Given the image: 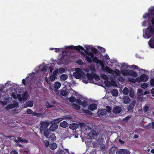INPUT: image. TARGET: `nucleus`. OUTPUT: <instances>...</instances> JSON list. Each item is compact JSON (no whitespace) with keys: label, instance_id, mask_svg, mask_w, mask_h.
<instances>
[{"label":"nucleus","instance_id":"obj_5","mask_svg":"<svg viewBox=\"0 0 154 154\" xmlns=\"http://www.w3.org/2000/svg\"><path fill=\"white\" fill-rule=\"evenodd\" d=\"M89 130H91V131L89 133L88 136L91 139H94L95 136L97 135V133L95 131L91 129V128H88Z\"/></svg>","mask_w":154,"mask_h":154},{"label":"nucleus","instance_id":"obj_7","mask_svg":"<svg viewBox=\"0 0 154 154\" xmlns=\"http://www.w3.org/2000/svg\"><path fill=\"white\" fill-rule=\"evenodd\" d=\"M101 69L102 70L104 71L106 70L107 72L109 73H112V72H113V70L112 69L109 67L108 66H106L105 67L104 65L101 66Z\"/></svg>","mask_w":154,"mask_h":154},{"label":"nucleus","instance_id":"obj_52","mask_svg":"<svg viewBox=\"0 0 154 154\" xmlns=\"http://www.w3.org/2000/svg\"><path fill=\"white\" fill-rule=\"evenodd\" d=\"M148 126L154 129V122L152 121L151 123L149 124Z\"/></svg>","mask_w":154,"mask_h":154},{"label":"nucleus","instance_id":"obj_17","mask_svg":"<svg viewBox=\"0 0 154 154\" xmlns=\"http://www.w3.org/2000/svg\"><path fill=\"white\" fill-rule=\"evenodd\" d=\"M131 99L128 96H125L123 98V103L125 104L128 103L130 102Z\"/></svg>","mask_w":154,"mask_h":154},{"label":"nucleus","instance_id":"obj_8","mask_svg":"<svg viewBox=\"0 0 154 154\" xmlns=\"http://www.w3.org/2000/svg\"><path fill=\"white\" fill-rule=\"evenodd\" d=\"M106 110L103 109H98L97 112L98 116L100 117L105 116L106 114Z\"/></svg>","mask_w":154,"mask_h":154},{"label":"nucleus","instance_id":"obj_36","mask_svg":"<svg viewBox=\"0 0 154 154\" xmlns=\"http://www.w3.org/2000/svg\"><path fill=\"white\" fill-rule=\"evenodd\" d=\"M76 98L74 97L71 96L69 98V100L71 103L75 102Z\"/></svg>","mask_w":154,"mask_h":154},{"label":"nucleus","instance_id":"obj_63","mask_svg":"<svg viewBox=\"0 0 154 154\" xmlns=\"http://www.w3.org/2000/svg\"><path fill=\"white\" fill-rule=\"evenodd\" d=\"M32 112V110L29 109H28L26 111V113L28 114H31Z\"/></svg>","mask_w":154,"mask_h":154},{"label":"nucleus","instance_id":"obj_33","mask_svg":"<svg viewBox=\"0 0 154 154\" xmlns=\"http://www.w3.org/2000/svg\"><path fill=\"white\" fill-rule=\"evenodd\" d=\"M14 105L13 104H8L6 107V109L7 110H9L14 108Z\"/></svg>","mask_w":154,"mask_h":154},{"label":"nucleus","instance_id":"obj_26","mask_svg":"<svg viewBox=\"0 0 154 154\" xmlns=\"http://www.w3.org/2000/svg\"><path fill=\"white\" fill-rule=\"evenodd\" d=\"M60 94L63 96H66L68 94V92L65 90H63L60 91Z\"/></svg>","mask_w":154,"mask_h":154},{"label":"nucleus","instance_id":"obj_62","mask_svg":"<svg viewBox=\"0 0 154 154\" xmlns=\"http://www.w3.org/2000/svg\"><path fill=\"white\" fill-rule=\"evenodd\" d=\"M53 75H56L57 74H58V69H56L53 72Z\"/></svg>","mask_w":154,"mask_h":154},{"label":"nucleus","instance_id":"obj_44","mask_svg":"<svg viewBox=\"0 0 154 154\" xmlns=\"http://www.w3.org/2000/svg\"><path fill=\"white\" fill-rule=\"evenodd\" d=\"M91 51H92V53H94V54H97L98 50L97 49L95 48H93L91 49Z\"/></svg>","mask_w":154,"mask_h":154},{"label":"nucleus","instance_id":"obj_53","mask_svg":"<svg viewBox=\"0 0 154 154\" xmlns=\"http://www.w3.org/2000/svg\"><path fill=\"white\" fill-rule=\"evenodd\" d=\"M17 98L19 100L20 102L23 100L22 97H21V95L20 94H18L17 95Z\"/></svg>","mask_w":154,"mask_h":154},{"label":"nucleus","instance_id":"obj_57","mask_svg":"<svg viewBox=\"0 0 154 154\" xmlns=\"http://www.w3.org/2000/svg\"><path fill=\"white\" fill-rule=\"evenodd\" d=\"M63 119V118H59L54 120L55 122L58 123Z\"/></svg>","mask_w":154,"mask_h":154},{"label":"nucleus","instance_id":"obj_24","mask_svg":"<svg viewBox=\"0 0 154 154\" xmlns=\"http://www.w3.org/2000/svg\"><path fill=\"white\" fill-rule=\"evenodd\" d=\"M135 106V104L133 103H131L129 106H128L127 107V109L128 111H129L132 110L134 108Z\"/></svg>","mask_w":154,"mask_h":154},{"label":"nucleus","instance_id":"obj_49","mask_svg":"<svg viewBox=\"0 0 154 154\" xmlns=\"http://www.w3.org/2000/svg\"><path fill=\"white\" fill-rule=\"evenodd\" d=\"M137 94L139 95H143V91L141 89H138L137 91Z\"/></svg>","mask_w":154,"mask_h":154},{"label":"nucleus","instance_id":"obj_11","mask_svg":"<svg viewBox=\"0 0 154 154\" xmlns=\"http://www.w3.org/2000/svg\"><path fill=\"white\" fill-rule=\"evenodd\" d=\"M97 105L95 103H92L89 106V108L92 111H94L97 109Z\"/></svg>","mask_w":154,"mask_h":154},{"label":"nucleus","instance_id":"obj_23","mask_svg":"<svg viewBox=\"0 0 154 154\" xmlns=\"http://www.w3.org/2000/svg\"><path fill=\"white\" fill-rule=\"evenodd\" d=\"M112 95L113 96H117L118 94V91L116 89H114L111 92Z\"/></svg>","mask_w":154,"mask_h":154},{"label":"nucleus","instance_id":"obj_19","mask_svg":"<svg viewBox=\"0 0 154 154\" xmlns=\"http://www.w3.org/2000/svg\"><path fill=\"white\" fill-rule=\"evenodd\" d=\"M86 76L87 78L89 80H93L94 79V73L92 75L89 73H87L86 74Z\"/></svg>","mask_w":154,"mask_h":154},{"label":"nucleus","instance_id":"obj_29","mask_svg":"<svg viewBox=\"0 0 154 154\" xmlns=\"http://www.w3.org/2000/svg\"><path fill=\"white\" fill-rule=\"evenodd\" d=\"M104 83L106 86L108 88H109L111 86V83L108 80L104 81Z\"/></svg>","mask_w":154,"mask_h":154},{"label":"nucleus","instance_id":"obj_16","mask_svg":"<svg viewBox=\"0 0 154 154\" xmlns=\"http://www.w3.org/2000/svg\"><path fill=\"white\" fill-rule=\"evenodd\" d=\"M73 75L76 79H80L81 77V74L79 72H75Z\"/></svg>","mask_w":154,"mask_h":154},{"label":"nucleus","instance_id":"obj_51","mask_svg":"<svg viewBox=\"0 0 154 154\" xmlns=\"http://www.w3.org/2000/svg\"><path fill=\"white\" fill-rule=\"evenodd\" d=\"M99 50L102 53H105L106 51L105 49L102 47H98Z\"/></svg>","mask_w":154,"mask_h":154},{"label":"nucleus","instance_id":"obj_56","mask_svg":"<svg viewBox=\"0 0 154 154\" xmlns=\"http://www.w3.org/2000/svg\"><path fill=\"white\" fill-rule=\"evenodd\" d=\"M150 84L152 86H154V77L150 80Z\"/></svg>","mask_w":154,"mask_h":154},{"label":"nucleus","instance_id":"obj_41","mask_svg":"<svg viewBox=\"0 0 154 154\" xmlns=\"http://www.w3.org/2000/svg\"><path fill=\"white\" fill-rule=\"evenodd\" d=\"M148 84L147 83H143L141 85L142 88L143 89H146L147 88Z\"/></svg>","mask_w":154,"mask_h":154},{"label":"nucleus","instance_id":"obj_25","mask_svg":"<svg viewBox=\"0 0 154 154\" xmlns=\"http://www.w3.org/2000/svg\"><path fill=\"white\" fill-rule=\"evenodd\" d=\"M57 147V145L55 143L51 144L50 145V148L53 150L56 149Z\"/></svg>","mask_w":154,"mask_h":154},{"label":"nucleus","instance_id":"obj_39","mask_svg":"<svg viewBox=\"0 0 154 154\" xmlns=\"http://www.w3.org/2000/svg\"><path fill=\"white\" fill-rule=\"evenodd\" d=\"M117 148L115 146L112 147L110 149V152L114 154L115 152L117 150Z\"/></svg>","mask_w":154,"mask_h":154},{"label":"nucleus","instance_id":"obj_64","mask_svg":"<svg viewBox=\"0 0 154 154\" xmlns=\"http://www.w3.org/2000/svg\"><path fill=\"white\" fill-rule=\"evenodd\" d=\"M11 154H18L17 152L15 150H13L11 152Z\"/></svg>","mask_w":154,"mask_h":154},{"label":"nucleus","instance_id":"obj_38","mask_svg":"<svg viewBox=\"0 0 154 154\" xmlns=\"http://www.w3.org/2000/svg\"><path fill=\"white\" fill-rule=\"evenodd\" d=\"M100 77L102 79L104 80H107L108 79V76L104 74H101Z\"/></svg>","mask_w":154,"mask_h":154},{"label":"nucleus","instance_id":"obj_2","mask_svg":"<svg viewBox=\"0 0 154 154\" xmlns=\"http://www.w3.org/2000/svg\"><path fill=\"white\" fill-rule=\"evenodd\" d=\"M64 49H74L79 51L81 50H84V52L88 55L90 56L92 58L94 56V53L91 52H90L89 53H87L86 51L83 48V47L81 46L78 45L77 46H74L73 45L70 46H65L64 47Z\"/></svg>","mask_w":154,"mask_h":154},{"label":"nucleus","instance_id":"obj_14","mask_svg":"<svg viewBox=\"0 0 154 154\" xmlns=\"http://www.w3.org/2000/svg\"><path fill=\"white\" fill-rule=\"evenodd\" d=\"M154 11V6L152 7L151 9L149 10V12L150 13H152ZM153 17L152 18L151 20V22L152 25H154V12L153 13Z\"/></svg>","mask_w":154,"mask_h":154},{"label":"nucleus","instance_id":"obj_9","mask_svg":"<svg viewBox=\"0 0 154 154\" xmlns=\"http://www.w3.org/2000/svg\"><path fill=\"white\" fill-rule=\"evenodd\" d=\"M122 110L121 107L119 106H116L114 107L112 109V112L115 113H120Z\"/></svg>","mask_w":154,"mask_h":154},{"label":"nucleus","instance_id":"obj_37","mask_svg":"<svg viewBox=\"0 0 154 154\" xmlns=\"http://www.w3.org/2000/svg\"><path fill=\"white\" fill-rule=\"evenodd\" d=\"M106 109H104V110H105L106 111V113H107V112L109 113H110L111 112L112 109L110 106H106Z\"/></svg>","mask_w":154,"mask_h":154},{"label":"nucleus","instance_id":"obj_30","mask_svg":"<svg viewBox=\"0 0 154 154\" xmlns=\"http://www.w3.org/2000/svg\"><path fill=\"white\" fill-rule=\"evenodd\" d=\"M122 92L123 94L125 95H127L129 92L128 88L126 87L122 91Z\"/></svg>","mask_w":154,"mask_h":154},{"label":"nucleus","instance_id":"obj_46","mask_svg":"<svg viewBox=\"0 0 154 154\" xmlns=\"http://www.w3.org/2000/svg\"><path fill=\"white\" fill-rule=\"evenodd\" d=\"M93 61L97 63L100 60L96 56H94L92 58Z\"/></svg>","mask_w":154,"mask_h":154},{"label":"nucleus","instance_id":"obj_32","mask_svg":"<svg viewBox=\"0 0 154 154\" xmlns=\"http://www.w3.org/2000/svg\"><path fill=\"white\" fill-rule=\"evenodd\" d=\"M72 107L75 109L79 110L80 109V106L75 103L72 104Z\"/></svg>","mask_w":154,"mask_h":154},{"label":"nucleus","instance_id":"obj_59","mask_svg":"<svg viewBox=\"0 0 154 154\" xmlns=\"http://www.w3.org/2000/svg\"><path fill=\"white\" fill-rule=\"evenodd\" d=\"M118 80L121 82H123L125 80V79L122 76H120L118 79Z\"/></svg>","mask_w":154,"mask_h":154},{"label":"nucleus","instance_id":"obj_22","mask_svg":"<svg viewBox=\"0 0 154 154\" xmlns=\"http://www.w3.org/2000/svg\"><path fill=\"white\" fill-rule=\"evenodd\" d=\"M49 138L51 139L52 141H55L56 139V137L54 134H52L49 137Z\"/></svg>","mask_w":154,"mask_h":154},{"label":"nucleus","instance_id":"obj_13","mask_svg":"<svg viewBox=\"0 0 154 154\" xmlns=\"http://www.w3.org/2000/svg\"><path fill=\"white\" fill-rule=\"evenodd\" d=\"M57 125L55 124H52L50 126L49 129L50 131H54L57 128Z\"/></svg>","mask_w":154,"mask_h":154},{"label":"nucleus","instance_id":"obj_12","mask_svg":"<svg viewBox=\"0 0 154 154\" xmlns=\"http://www.w3.org/2000/svg\"><path fill=\"white\" fill-rule=\"evenodd\" d=\"M151 7L149 9V12L146 13L145 14H144L143 16V18L144 19H146L147 18H149L150 17V15L151 14H152V15L153 16V13L154 12H153L152 13H150L149 12V10L150 9H151Z\"/></svg>","mask_w":154,"mask_h":154},{"label":"nucleus","instance_id":"obj_27","mask_svg":"<svg viewBox=\"0 0 154 154\" xmlns=\"http://www.w3.org/2000/svg\"><path fill=\"white\" fill-rule=\"evenodd\" d=\"M60 78L61 80L63 81H65L68 78V76L66 74H62L60 76Z\"/></svg>","mask_w":154,"mask_h":154},{"label":"nucleus","instance_id":"obj_42","mask_svg":"<svg viewBox=\"0 0 154 154\" xmlns=\"http://www.w3.org/2000/svg\"><path fill=\"white\" fill-rule=\"evenodd\" d=\"M76 63L79 65L81 66H83L84 64V63L80 59L77 60Z\"/></svg>","mask_w":154,"mask_h":154},{"label":"nucleus","instance_id":"obj_15","mask_svg":"<svg viewBox=\"0 0 154 154\" xmlns=\"http://www.w3.org/2000/svg\"><path fill=\"white\" fill-rule=\"evenodd\" d=\"M44 131V135L46 137H48L50 133V130L48 128L43 130Z\"/></svg>","mask_w":154,"mask_h":154},{"label":"nucleus","instance_id":"obj_3","mask_svg":"<svg viewBox=\"0 0 154 154\" xmlns=\"http://www.w3.org/2000/svg\"><path fill=\"white\" fill-rule=\"evenodd\" d=\"M121 72L123 75H131L136 77L137 76V74L132 70L123 69L121 70Z\"/></svg>","mask_w":154,"mask_h":154},{"label":"nucleus","instance_id":"obj_58","mask_svg":"<svg viewBox=\"0 0 154 154\" xmlns=\"http://www.w3.org/2000/svg\"><path fill=\"white\" fill-rule=\"evenodd\" d=\"M33 116H39L40 114L39 113H37L32 111L31 114Z\"/></svg>","mask_w":154,"mask_h":154},{"label":"nucleus","instance_id":"obj_45","mask_svg":"<svg viewBox=\"0 0 154 154\" xmlns=\"http://www.w3.org/2000/svg\"><path fill=\"white\" fill-rule=\"evenodd\" d=\"M94 79L97 81H98L100 79L99 76L95 73H94Z\"/></svg>","mask_w":154,"mask_h":154},{"label":"nucleus","instance_id":"obj_31","mask_svg":"<svg viewBox=\"0 0 154 154\" xmlns=\"http://www.w3.org/2000/svg\"><path fill=\"white\" fill-rule=\"evenodd\" d=\"M134 92L133 89H131L129 91V96L131 97L132 98L134 97Z\"/></svg>","mask_w":154,"mask_h":154},{"label":"nucleus","instance_id":"obj_40","mask_svg":"<svg viewBox=\"0 0 154 154\" xmlns=\"http://www.w3.org/2000/svg\"><path fill=\"white\" fill-rule=\"evenodd\" d=\"M58 74H61L63 73L65 71V69L63 67H60L58 69Z\"/></svg>","mask_w":154,"mask_h":154},{"label":"nucleus","instance_id":"obj_21","mask_svg":"<svg viewBox=\"0 0 154 154\" xmlns=\"http://www.w3.org/2000/svg\"><path fill=\"white\" fill-rule=\"evenodd\" d=\"M33 101L32 100H29L27 101L26 103V106L28 107H31L33 106Z\"/></svg>","mask_w":154,"mask_h":154},{"label":"nucleus","instance_id":"obj_1","mask_svg":"<svg viewBox=\"0 0 154 154\" xmlns=\"http://www.w3.org/2000/svg\"><path fill=\"white\" fill-rule=\"evenodd\" d=\"M143 37L146 38H149L154 35V25L149 26L145 29L143 30Z\"/></svg>","mask_w":154,"mask_h":154},{"label":"nucleus","instance_id":"obj_48","mask_svg":"<svg viewBox=\"0 0 154 154\" xmlns=\"http://www.w3.org/2000/svg\"><path fill=\"white\" fill-rule=\"evenodd\" d=\"M85 59L89 63H91L92 62V60L89 56H86L85 57Z\"/></svg>","mask_w":154,"mask_h":154},{"label":"nucleus","instance_id":"obj_35","mask_svg":"<svg viewBox=\"0 0 154 154\" xmlns=\"http://www.w3.org/2000/svg\"><path fill=\"white\" fill-rule=\"evenodd\" d=\"M83 112L85 114L89 116H91L92 114V113L91 111L88 110H84Z\"/></svg>","mask_w":154,"mask_h":154},{"label":"nucleus","instance_id":"obj_4","mask_svg":"<svg viewBox=\"0 0 154 154\" xmlns=\"http://www.w3.org/2000/svg\"><path fill=\"white\" fill-rule=\"evenodd\" d=\"M40 125V130L41 131H42L43 130L48 128L49 126L50 123L47 121H41Z\"/></svg>","mask_w":154,"mask_h":154},{"label":"nucleus","instance_id":"obj_54","mask_svg":"<svg viewBox=\"0 0 154 154\" xmlns=\"http://www.w3.org/2000/svg\"><path fill=\"white\" fill-rule=\"evenodd\" d=\"M149 109V106L147 105H145L143 107V109L144 112H146Z\"/></svg>","mask_w":154,"mask_h":154},{"label":"nucleus","instance_id":"obj_50","mask_svg":"<svg viewBox=\"0 0 154 154\" xmlns=\"http://www.w3.org/2000/svg\"><path fill=\"white\" fill-rule=\"evenodd\" d=\"M81 105L83 107H86L88 105V103L86 101H84L82 102Z\"/></svg>","mask_w":154,"mask_h":154},{"label":"nucleus","instance_id":"obj_60","mask_svg":"<svg viewBox=\"0 0 154 154\" xmlns=\"http://www.w3.org/2000/svg\"><path fill=\"white\" fill-rule=\"evenodd\" d=\"M131 67L133 68V69H139V67L137 66H136V65H132L131 66Z\"/></svg>","mask_w":154,"mask_h":154},{"label":"nucleus","instance_id":"obj_18","mask_svg":"<svg viewBox=\"0 0 154 154\" xmlns=\"http://www.w3.org/2000/svg\"><path fill=\"white\" fill-rule=\"evenodd\" d=\"M28 94L27 92H25L22 95L23 100H26L28 99Z\"/></svg>","mask_w":154,"mask_h":154},{"label":"nucleus","instance_id":"obj_20","mask_svg":"<svg viewBox=\"0 0 154 154\" xmlns=\"http://www.w3.org/2000/svg\"><path fill=\"white\" fill-rule=\"evenodd\" d=\"M68 125V124L66 121H63L61 122L60 124V126L64 128H66Z\"/></svg>","mask_w":154,"mask_h":154},{"label":"nucleus","instance_id":"obj_6","mask_svg":"<svg viewBox=\"0 0 154 154\" xmlns=\"http://www.w3.org/2000/svg\"><path fill=\"white\" fill-rule=\"evenodd\" d=\"M138 79L140 81L145 82L148 80L149 77L146 75L143 74L141 75Z\"/></svg>","mask_w":154,"mask_h":154},{"label":"nucleus","instance_id":"obj_55","mask_svg":"<svg viewBox=\"0 0 154 154\" xmlns=\"http://www.w3.org/2000/svg\"><path fill=\"white\" fill-rule=\"evenodd\" d=\"M75 102H76V103H78L79 105H81V104L82 103V101L79 99L78 98H76Z\"/></svg>","mask_w":154,"mask_h":154},{"label":"nucleus","instance_id":"obj_34","mask_svg":"<svg viewBox=\"0 0 154 154\" xmlns=\"http://www.w3.org/2000/svg\"><path fill=\"white\" fill-rule=\"evenodd\" d=\"M148 44L151 48H154V42H152V38H151L148 42Z\"/></svg>","mask_w":154,"mask_h":154},{"label":"nucleus","instance_id":"obj_47","mask_svg":"<svg viewBox=\"0 0 154 154\" xmlns=\"http://www.w3.org/2000/svg\"><path fill=\"white\" fill-rule=\"evenodd\" d=\"M63 119H67L70 120L72 119V118L69 115H66L63 116Z\"/></svg>","mask_w":154,"mask_h":154},{"label":"nucleus","instance_id":"obj_10","mask_svg":"<svg viewBox=\"0 0 154 154\" xmlns=\"http://www.w3.org/2000/svg\"><path fill=\"white\" fill-rule=\"evenodd\" d=\"M118 153L120 154H130V152L126 149H119Z\"/></svg>","mask_w":154,"mask_h":154},{"label":"nucleus","instance_id":"obj_28","mask_svg":"<svg viewBox=\"0 0 154 154\" xmlns=\"http://www.w3.org/2000/svg\"><path fill=\"white\" fill-rule=\"evenodd\" d=\"M61 84L59 82H55L54 85V87L56 89H59L60 87Z\"/></svg>","mask_w":154,"mask_h":154},{"label":"nucleus","instance_id":"obj_61","mask_svg":"<svg viewBox=\"0 0 154 154\" xmlns=\"http://www.w3.org/2000/svg\"><path fill=\"white\" fill-rule=\"evenodd\" d=\"M129 81L133 83H134L136 82V81L135 79L134 78H130L128 79Z\"/></svg>","mask_w":154,"mask_h":154},{"label":"nucleus","instance_id":"obj_43","mask_svg":"<svg viewBox=\"0 0 154 154\" xmlns=\"http://www.w3.org/2000/svg\"><path fill=\"white\" fill-rule=\"evenodd\" d=\"M55 78L56 76L54 75H51V76H50L49 78V79L51 82L54 81L55 80Z\"/></svg>","mask_w":154,"mask_h":154}]
</instances>
